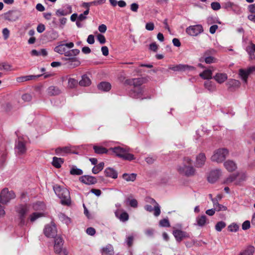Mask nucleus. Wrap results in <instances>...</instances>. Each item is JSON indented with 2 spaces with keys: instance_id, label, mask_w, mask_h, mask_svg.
Instances as JSON below:
<instances>
[{
  "instance_id": "f257e3e1",
  "label": "nucleus",
  "mask_w": 255,
  "mask_h": 255,
  "mask_svg": "<svg viewBox=\"0 0 255 255\" xmlns=\"http://www.w3.org/2000/svg\"><path fill=\"white\" fill-rule=\"evenodd\" d=\"M126 83L130 85H133V88L129 93V96L134 99H143L142 96L143 93V88L141 87L143 83V79L141 78H134L127 80Z\"/></svg>"
},
{
  "instance_id": "f03ea898",
  "label": "nucleus",
  "mask_w": 255,
  "mask_h": 255,
  "mask_svg": "<svg viewBox=\"0 0 255 255\" xmlns=\"http://www.w3.org/2000/svg\"><path fill=\"white\" fill-rule=\"evenodd\" d=\"M53 189L56 196L60 199V203L64 206H69L71 200L69 190L58 184L53 186Z\"/></svg>"
},
{
  "instance_id": "7ed1b4c3",
  "label": "nucleus",
  "mask_w": 255,
  "mask_h": 255,
  "mask_svg": "<svg viewBox=\"0 0 255 255\" xmlns=\"http://www.w3.org/2000/svg\"><path fill=\"white\" fill-rule=\"evenodd\" d=\"M54 239V252H58L60 250L64 249V240L63 238L57 235V230L55 224L51 221L49 225V238Z\"/></svg>"
},
{
  "instance_id": "20e7f679",
  "label": "nucleus",
  "mask_w": 255,
  "mask_h": 255,
  "mask_svg": "<svg viewBox=\"0 0 255 255\" xmlns=\"http://www.w3.org/2000/svg\"><path fill=\"white\" fill-rule=\"evenodd\" d=\"M229 154V150L226 148H219L214 152L211 157L212 161L217 163L223 162Z\"/></svg>"
},
{
  "instance_id": "39448f33",
  "label": "nucleus",
  "mask_w": 255,
  "mask_h": 255,
  "mask_svg": "<svg viewBox=\"0 0 255 255\" xmlns=\"http://www.w3.org/2000/svg\"><path fill=\"white\" fill-rule=\"evenodd\" d=\"M15 210L20 220L19 225L21 226H24L26 224V215L28 213L29 210V207L27 205L21 204L17 206Z\"/></svg>"
},
{
  "instance_id": "423d86ee",
  "label": "nucleus",
  "mask_w": 255,
  "mask_h": 255,
  "mask_svg": "<svg viewBox=\"0 0 255 255\" xmlns=\"http://www.w3.org/2000/svg\"><path fill=\"white\" fill-rule=\"evenodd\" d=\"M177 171L180 174L187 177L193 176L196 172V170L193 166L185 164L178 166Z\"/></svg>"
},
{
  "instance_id": "0eeeda50",
  "label": "nucleus",
  "mask_w": 255,
  "mask_h": 255,
  "mask_svg": "<svg viewBox=\"0 0 255 255\" xmlns=\"http://www.w3.org/2000/svg\"><path fill=\"white\" fill-rule=\"evenodd\" d=\"M15 197V195L13 191H8L7 188H4L0 193V202L6 204Z\"/></svg>"
},
{
  "instance_id": "6e6552de",
  "label": "nucleus",
  "mask_w": 255,
  "mask_h": 255,
  "mask_svg": "<svg viewBox=\"0 0 255 255\" xmlns=\"http://www.w3.org/2000/svg\"><path fill=\"white\" fill-rule=\"evenodd\" d=\"M26 140L22 137H18L17 140L15 141V150L18 155H22L26 151Z\"/></svg>"
},
{
  "instance_id": "1a4fd4ad",
  "label": "nucleus",
  "mask_w": 255,
  "mask_h": 255,
  "mask_svg": "<svg viewBox=\"0 0 255 255\" xmlns=\"http://www.w3.org/2000/svg\"><path fill=\"white\" fill-rule=\"evenodd\" d=\"M203 31V26L201 24L189 26L186 29V33L192 36H196L202 33Z\"/></svg>"
},
{
  "instance_id": "9d476101",
  "label": "nucleus",
  "mask_w": 255,
  "mask_h": 255,
  "mask_svg": "<svg viewBox=\"0 0 255 255\" xmlns=\"http://www.w3.org/2000/svg\"><path fill=\"white\" fill-rule=\"evenodd\" d=\"M172 234L178 243H180L184 239L190 238L189 233L181 230L174 229Z\"/></svg>"
},
{
  "instance_id": "9b49d317",
  "label": "nucleus",
  "mask_w": 255,
  "mask_h": 255,
  "mask_svg": "<svg viewBox=\"0 0 255 255\" xmlns=\"http://www.w3.org/2000/svg\"><path fill=\"white\" fill-rule=\"evenodd\" d=\"M169 69L173 71H191L195 69L194 66L187 64H178L176 65H170Z\"/></svg>"
},
{
  "instance_id": "f8f14e48",
  "label": "nucleus",
  "mask_w": 255,
  "mask_h": 255,
  "mask_svg": "<svg viewBox=\"0 0 255 255\" xmlns=\"http://www.w3.org/2000/svg\"><path fill=\"white\" fill-rule=\"evenodd\" d=\"M20 11L18 10H9L4 14V18L9 21H14L20 16Z\"/></svg>"
},
{
  "instance_id": "ddd939ff",
  "label": "nucleus",
  "mask_w": 255,
  "mask_h": 255,
  "mask_svg": "<svg viewBox=\"0 0 255 255\" xmlns=\"http://www.w3.org/2000/svg\"><path fill=\"white\" fill-rule=\"evenodd\" d=\"M73 47L74 43L73 42H69L66 44H61L54 48V51L60 54H64L65 55L68 49L72 48Z\"/></svg>"
},
{
  "instance_id": "4468645a",
  "label": "nucleus",
  "mask_w": 255,
  "mask_h": 255,
  "mask_svg": "<svg viewBox=\"0 0 255 255\" xmlns=\"http://www.w3.org/2000/svg\"><path fill=\"white\" fill-rule=\"evenodd\" d=\"M222 175V171L220 169L212 170L208 177V180L209 182L213 183L215 182Z\"/></svg>"
},
{
  "instance_id": "2eb2a0df",
  "label": "nucleus",
  "mask_w": 255,
  "mask_h": 255,
  "mask_svg": "<svg viewBox=\"0 0 255 255\" xmlns=\"http://www.w3.org/2000/svg\"><path fill=\"white\" fill-rule=\"evenodd\" d=\"M79 180L87 185L95 184L97 182L96 177L90 175H83L79 178Z\"/></svg>"
},
{
  "instance_id": "dca6fc26",
  "label": "nucleus",
  "mask_w": 255,
  "mask_h": 255,
  "mask_svg": "<svg viewBox=\"0 0 255 255\" xmlns=\"http://www.w3.org/2000/svg\"><path fill=\"white\" fill-rule=\"evenodd\" d=\"M128 149V148L127 147L124 148L120 146H117L111 148L110 150H112V152L114 153L117 156L123 159L124 155L126 154Z\"/></svg>"
},
{
  "instance_id": "f3484780",
  "label": "nucleus",
  "mask_w": 255,
  "mask_h": 255,
  "mask_svg": "<svg viewBox=\"0 0 255 255\" xmlns=\"http://www.w3.org/2000/svg\"><path fill=\"white\" fill-rule=\"evenodd\" d=\"M206 160L205 154L200 153L196 156L195 166L197 168H201L203 166Z\"/></svg>"
},
{
  "instance_id": "a211bd4d",
  "label": "nucleus",
  "mask_w": 255,
  "mask_h": 255,
  "mask_svg": "<svg viewBox=\"0 0 255 255\" xmlns=\"http://www.w3.org/2000/svg\"><path fill=\"white\" fill-rule=\"evenodd\" d=\"M246 52L249 55L250 60H255V44L252 42L248 45L245 49Z\"/></svg>"
},
{
  "instance_id": "6ab92c4d",
  "label": "nucleus",
  "mask_w": 255,
  "mask_h": 255,
  "mask_svg": "<svg viewBox=\"0 0 255 255\" xmlns=\"http://www.w3.org/2000/svg\"><path fill=\"white\" fill-rule=\"evenodd\" d=\"M224 166L225 168L229 172H233L237 168L236 163L232 160H228L224 163Z\"/></svg>"
},
{
  "instance_id": "aec40b11",
  "label": "nucleus",
  "mask_w": 255,
  "mask_h": 255,
  "mask_svg": "<svg viewBox=\"0 0 255 255\" xmlns=\"http://www.w3.org/2000/svg\"><path fill=\"white\" fill-rule=\"evenodd\" d=\"M43 74H39L37 75H27L17 77L16 81L19 83L27 81L29 80H34L37 78L42 76Z\"/></svg>"
},
{
  "instance_id": "412c9836",
  "label": "nucleus",
  "mask_w": 255,
  "mask_h": 255,
  "mask_svg": "<svg viewBox=\"0 0 255 255\" xmlns=\"http://www.w3.org/2000/svg\"><path fill=\"white\" fill-rule=\"evenodd\" d=\"M55 152L56 154L58 155H63L64 154L72 153L71 147L70 146L58 147L55 149Z\"/></svg>"
},
{
  "instance_id": "4be33fe9",
  "label": "nucleus",
  "mask_w": 255,
  "mask_h": 255,
  "mask_svg": "<svg viewBox=\"0 0 255 255\" xmlns=\"http://www.w3.org/2000/svg\"><path fill=\"white\" fill-rule=\"evenodd\" d=\"M64 162V158L54 156L52 158L51 164L56 168H60Z\"/></svg>"
},
{
  "instance_id": "5701e85b",
  "label": "nucleus",
  "mask_w": 255,
  "mask_h": 255,
  "mask_svg": "<svg viewBox=\"0 0 255 255\" xmlns=\"http://www.w3.org/2000/svg\"><path fill=\"white\" fill-rule=\"evenodd\" d=\"M105 174L107 177L116 179L118 177V172L112 168L108 167L105 170Z\"/></svg>"
},
{
  "instance_id": "b1692460",
  "label": "nucleus",
  "mask_w": 255,
  "mask_h": 255,
  "mask_svg": "<svg viewBox=\"0 0 255 255\" xmlns=\"http://www.w3.org/2000/svg\"><path fill=\"white\" fill-rule=\"evenodd\" d=\"M204 87L210 92H213L216 91V84L210 80L206 81L204 82Z\"/></svg>"
},
{
  "instance_id": "393cba45",
  "label": "nucleus",
  "mask_w": 255,
  "mask_h": 255,
  "mask_svg": "<svg viewBox=\"0 0 255 255\" xmlns=\"http://www.w3.org/2000/svg\"><path fill=\"white\" fill-rule=\"evenodd\" d=\"M213 78L219 84L224 83L228 78L227 75L225 73H217Z\"/></svg>"
},
{
  "instance_id": "a878e982",
  "label": "nucleus",
  "mask_w": 255,
  "mask_h": 255,
  "mask_svg": "<svg viewBox=\"0 0 255 255\" xmlns=\"http://www.w3.org/2000/svg\"><path fill=\"white\" fill-rule=\"evenodd\" d=\"M91 83V81L89 77L86 74L82 76V79L79 82V85L83 87L89 86Z\"/></svg>"
},
{
  "instance_id": "bb28decb",
  "label": "nucleus",
  "mask_w": 255,
  "mask_h": 255,
  "mask_svg": "<svg viewBox=\"0 0 255 255\" xmlns=\"http://www.w3.org/2000/svg\"><path fill=\"white\" fill-rule=\"evenodd\" d=\"M127 205H128L133 208H136L138 205L137 201L136 199L132 198V195L129 196L125 200Z\"/></svg>"
},
{
  "instance_id": "cd10ccee",
  "label": "nucleus",
  "mask_w": 255,
  "mask_h": 255,
  "mask_svg": "<svg viewBox=\"0 0 255 255\" xmlns=\"http://www.w3.org/2000/svg\"><path fill=\"white\" fill-rule=\"evenodd\" d=\"M80 53V50L77 49H74L72 50L68 49L66 53L65 56L68 57L69 60L74 59L76 58L74 56L77 55Z\"/></svg>"
},
{
  "instance_id": "c85d7f7f",
  "label": "nucleus",
  "mask_w": 255,
  "mask_h": 255,
  "mask_svg": "<svg viewBox=\"0 0 255 255\" xmlns=\"http://www.w3.org/2000/svg\"><path fill=\"white\" fill-rule=\"evenodd\" d=\"M99 90L108 92L111 89V85L110 83L108 82H102L98 85Z\"/></svg>"
},
{
  "instance_id": "c756f323",
  "label": "nucleus",
  "mask_w": 255,
  "mask_h": 255,
  "mask_svg": "<svg viewBox=\"0 0 255 255\" xmlns=\"http://www.w3.org/2000/svg\"><path fill=\"white\" fill-rule=\"evenodd\" d=\"M103 253L106 255H114V251L113 246L111 244H108L106 247L102 249Z\"/></svg>"
},
{
  "instance_id": "7c9ffc66",
  "label": "nucleus",
  "mask_w": 255,
  "mask_h": 255,
  "mask_svg": "<svg viewBox=\"0 0 255 255\" xmlns=\"http://www.w3.org/2000/svg\"><path fill=\"white\" fill-rule=\"evenodd\" d=\"M229 88L231 90L239 88L240 86V82L235 79H230L228 82Z\"/></svg>"
},
{
  "instance_id": "2f4dec72",
  "label": "nucleus",
  "mask_w": 255,
  "mask_h": 255,
  "mask_svg": "<svg viewBox=\"0 0 255 255\" xmlns=\"http://www.w3.org/2000/svg\"><path fill=\"white\" fill-rule=\"evenodd\" d=\"M58 216L59 220L67 225H69L71 222V219L64 213H60Z\"/></svg>"
},
{
  "instance_id": "473e14b6",
  "label": "nucleus",
  "mask_w": 255,
  "mask_h": 255,
  "mask_svg": "<svg viewBox=\"0 0 255 255\" xmlns=\"http://www.w3.org/2000/svg\"><path fill=\"white\" fill-rule=\"evenodd\" d=\"M150 199L151 200V203H154L155 204V206H154L153 214L155 217H157L161 213L160 207L154 199L150 198Z\"/></svg>"
},
{
  "instance_id": "72a5a7b5",
  "label": "nucleus",
  "mask_w": 255,
  "mask_h": 255,
  "mask_svg": "<svg viewBox=\"0 0 255 255\" xmlns=\"http://www.w3.org/2000/svg\"><path fill=\"white\" fill-rule=\"evenodd\" d=\"M239 173L236 174H232L229 176L224 181V183L226 184H229L234 181L239 176Z\"/></svg>"
},
{
  "instance_id": "f704fd0d",
  "label": "nucleus",
  "mask_w": 255,
  "mask_h": 255,
  "mask_svg": "<svg viewBox=\"0 0 255 255\" xmlns=\"http://www.w3.org/2000/svg\"><path fill=\"white\" fill-rule=\"evenodd\" d=\"M212 72L210 70H205L199 75L202 78L207 80L212 79Z\"/></svg>"
},
{
  "instance_id": "c9c22d12",
  "label": "nucleus",
  "mask_w": 255,
  "mask_h": 255,
  "mask_svg": "<svg viewBox=\"0 0 255 255\" xmlns=\"http://www.w3.org/2000/svg\"><path fill=\"white\" fill-rule=\"evenodd\" d=\"M61 93V90L56 86H50L49 87V96H56Z\"/></svg>"
},
{
  "instance_id": "e433bc0d",
  "label": "nucleus",
  "mask_w": 255,
  "mask_h": 255,
  "mask_svg": "<svg viewBox=\"0 0 255 255\" xmlns=\"http://www.w3.org/2000/svg\"><path fill=\"white\" fill-rule=\"evenodd\" d=\"M93 149L96 153L99 154L106 153L108 151L107 148L102 146L94 145Z\"/></svg>"
},
{
  "instance_id": "4c0bfd02",
  "label": "nucleus",
  "mask_w": 255,
  "mask_h": 255,
  "mask_svg": "<svg viewBox=\"0 0 255 255\" xmlns=\"http://www.w3.org/2000/svg\"><path fill=\"white\" fill-rule=\"evenodd\" d=\"M136 177V174L135 173H124L123 174V178L127 181H134Z\"/></svg>"
},
{
  "instance_id": "58836bf2",
  "label": "nucleus",
  "mask_w": 255,
  "mask_h": 255,
  "mask_svg": "<svg viewBox=\"0 0 255 255\" xmlns=\"http://www.w3.org/2000/svg\"><path fill=\"white\" fill-rule=\"evenodd\" d=\"M207 218L205 215H202L196 218V222L198 226L200 227L204 226L206 223Z\"/></svg>"
},
{
  "instance_id": "ea45409f",
  "label": "nucleus",
  "mask_w": 255,
  "mask_h": 255,
  "mask_svg": "<svg viewBox=\"0 0 255 255\" xmlns=\"http://www.w3.org/2000/svg\"><path fill=\"white\" fill-rule=\"evenodd\" d=\"M200 62L205 61L206 64H212L216 62V59L213 56L206 57H201L199 59Z\"/></svg>"
},
{
  "instance_id": "a19ab883",
  "label": "nucleus",
  "mask_w": 255,
  "mask_h": 255,
  "mask_svg": "<svg viewBox=\"0 0 255 255\" xmlns=\"http://www.w3.org/2000/svg\"><path fill=\"white\" fill-rule=\"evenodd\" d=\"M83 173L82 170L78 168L76 166H73L70 171V174L72 175H81Z\"/></svg>"
},
{
  "instance_id": "79ce46f5",
  "label": "nucleus",
  "mask_w": 255,
  "mask_h": 255,
  "mask_svg": "<svg viewBox=\"0 0 255 255\" xmlns=\"http://www.w3.org/2000/svg\"><path fill=\"white\" fill-rule=\"evenodd\" d=\"M116 216L117 218H118L120 220L123 222H125L127 221L129 219V216L127 212H122L120 216H118L117 213H115Z\"/></svg>"
},
{
  "instance_id": "37998d69",
  "label": "nucleus",
  "mask_w": 255,
  "mask_h": 255,
  "mask_svg": "<svg viewBox=\"0 0 255 255\" xmlns=\"http://www.w3.org/2000/svg\"><path fill=\"white\" fill-rule=\"evenodd\" d=\"M104 167V163L103 162H101L99 163L96 166H95L92 168V172L93 173L96 174H98L100 171H102Z\"/></svg>"
},
{
  "instance_id": "c03bdc74",
  "label": "nucleus",
  "mask_w": 255,
  "mask_h": 255,
  "mask_svg": "<svg viewBox=\"0 0 255 255\" xmlns=\"http://www.w3.org/2000/svg\"><path fill=\"white\" fill-rule=\"evenodd\" d=\"M44 216V214L41 212L33 213L29 217L30 221L33 222L40 217Z\"/></svg>"
},
{
  "instance_id": "a18cd8bd",
  "label": "nucleus",
  "mask_w": 255,
  "mask_h": 255,
  "mask_svg": "<svg viewBox=\"0 0 255 255\" xmlns=\"http://www.w3.org/2000/svg\"><path fill=\"white\" fill-rule=\"evenodd\" d=\"M33 210H43L45 208L44 204L42 202H37L34 203L32 205Z\"/></svg>"
},
{
  "instance_id": "49530a36",
  "label": "nucleus",
  "mask_w": 255,
  "mask_h": 255,
  "mask_svg": "<svg viewBox=\"0 0 255 255\" xmlns=\"http://www.w3.org/2000/svg\"><path fill=\"white\" fill-rule=\"evenodd\" d=\"M78 81L74 78H69L68 82V87L70 89H73L78 85Z\"/></svg>"
},
{
  "instance_id": "de8ad7c7",
  "label": "nucleus",
  "mask_w": 255,
  "mask_h": 255,
  "mask_svg": "<svg viewBox=\"0 0 255 255\" xmlns=\"http://www.w3.org/2000/svg\"><path fill=\"white\" fill-rule=\"evenodd\" d=\"M239 73L241 77L242 78L244 82L246 84L247 83V79L249 75L246 70L240 69Z\"/></svg>"
},
{
  "instance_id": "09e8293b",
  "label": "nucleus",
  "mask_w": 255,
  "mask_h": 255,
  "mask_svg": "<svg viewBox=\"0 0 255 255\" xmlns=\"http://www.w3.org/2000/svg\"><path fill=\"white\" fill-rule=\"evenodd\" d=\"M80 61L76 58L74 59L69 60V61L67 63L68 65L71 68H74L77 67L80 65Z\"/></svg>"
},
{
  "instance_id": "8fccbe9b",
  "label": "nucleus",
  "mask_w": 255,
  "mask_h": 255,
  "mask_svg": "<svg viewBox=\"0 0 255 255\" xmlns=\"http://www.w3.org/2000/svg\"><path fill=\"white\" fill-rule=\"evenodd\" d=\"M216 51L213 49H210L206 50L202 54V56L201 57H210L213 56V55L215 54Z\"/></svg>"
},
{
  "instance_id": "3c124183",
  "label": "nucleus",
  "mask_w": 255,
  "mask_h": 255,
  "mask_svg": "<svg viewBox=\"0 0 255 255\" xmlns=\"http://www.w3.org/2000/svg\"><path fill=\"white\" fill-rule=\"evenodd\" d=\"M129 149L128 148L127 151L126 152V154L124 155V157L123 158V159L128 161H132L135 159L134 155L129 153Z\"/></svg>"
},
{
  "instance_id": "603ef678",
  "label": "nucleus",
  "mask_w": 255,
  "mask_h": 255,
  "mask_svg": "<svg viewBox=\"0 0 255 255\" xmlns=\"http://www.w3.org/2000/svg\"><path fill=\"white\" fill-rule=\"evenodd\" d=\"M226 226V223L223 221L218 222L215 225V229L218 232H221Z\"/></svg>"
},
{
  "instance_id": "864d4df0",
  "label": "nucleus",
  "mask_w": 255,
  "mask_h": 255,
  "mask_svg": "<svg viewBox=\"0 0 255 255\" xmlns=\"http://www.w3.org/2000/svg\"><path fill=\"white\" fill-rule=\"evenodd\" d=\"M255 251V248L254 246H251L248 247L244 251L243 255H253Z\"/></svg>"
},
{
  "instance_id": "5fc2aeb1",
  "label": "nucleus",
  "mask_w": 255,
  "mask_h": 255,
  "mask_svg": "<svg viewBox=\"0 0 255 255\" xmlns=\"http://www.w3.org/2000/svg\"><path fill=\"white\" fill-rule=\"evenodd\" d=\"M159 225L162 227H169L170 226V223L168 219H163L160 221Z\"/></svg>"
},
{
  "instance_id": "6e6d98bb",
  "label": "nucleus",
  "mask_w": 255,
  "mask_h": 255,
  "mask_svg": "<svg viewBox=\"0 0 255 255\" xmlns=\"http://www.w3.org/2000/svg\"><path fill=\"white\" fill-rule=\"evenodd\" d=\"M225 8H231L232 10H235V8H238L237 5L235 4L232 2L228 1L225 3Z\"/></svg>"
},
{
  "instance_id": "4d7b16f0",
  "label": "nucleus",
  "mask_w": 255,
  "mask_h": 255,
  "mask_svg": "<svg viewBox=\"0 0 255 255\" xmlns=\"http://www.w3.org/2000/svg\"><path fill=\"white\" fill-rule=\"evenodd\" d=\"M49 35L50 36L49 39L50 38L51 40H55L59 36L58 32L53 29L49 31Z\"/></svg>"
},
{
  "instance_id": "13d9d810",
  "label": "nucleus",
  "mask_w": 255,
  "mask_h": 255,
  "mask_svg": "<svg viewBox=\"0 0 255 255\" xmlns=\"http://www.w3.org/2000/svg\"><path fill=\"white\" fill-rule=\"evenodd\" d=\"M11 66L7 63L3 62L0 63V70H5L6 71H9L11 69Z\"/></svg>"
},
{
  "instance_id": "bf43d9fd",
  "label": "nucleus",
  "mask_w": 255,
  "mask_h": 255,
  "mask_svg": "<svg viewBox=\"0 0 255 255\" xmlns=\"http://www.w3.org/2000/svg\"><path fill=\"white\" fill-rule=\"evenodd\" d=\"M229 230L232 232H236L239 229V226L237 224L233 223L228 226Z\"/></svg>"
},
{
  "instance_id": "052dcab7",
  "label": "nucleus",
  "mask_w": 255,
  "mask_h": 255,
  "mask_svg": "<svg viewBox=\"0 0 255 255\" xmlns=\"http://www.w3.org/2000/svg\"><path fill=\"white\" fill-rule=\"evenodd\" d=\"M56 15L60 16H64L69 14V13L67 12V10L62 9H59L57 10L56 11Z\"/></svg>"
},
{
  "instance_id": "680f3d73",
  "label": "nucleus",
  "mask_w": 255,
  "mask_h": 255,
  "mask_svg": "<svg viewBox=\"0 0 255 255\" xmlns=\"http://www.w3.org/2000/svg\"><path fill=\"white\" fill-rule=\"evenodd\" d=\"M211 8L215 10H218L221 8V5L218 2H213L211 4Z\"/></svg>"
},
{
  "instance_id": "e2e57ef3",
  "label": "nucleus",
  "mask_w": 255,
  "mask_h": 255,
  "mask_svg": "<svg viewBox=\"0 0 255 255\" xmlns=\"http://www.w3.org/2000/svg\"><path fill=\"white\" fill-rule=\"evenodd\" d=\"M22 99L25 102H29L32 99V96L28 93L24 94L22 96Z\"/></svg>"
},
{
  "instance_id": "0e129e2a",
  "label": "nucleus",
  "mask_w": 255,
  "mask_h": 255,
  "mask_svg": "<svg viewBox=\"0 0 255 255\" xmlns=\"http://www.w3.org/2000/svg\"><path fill=\"white\" fill-rule=\"evenodd\" d=\"M139 8V5L136 3H132L130 4V10L134 12L137 11Z\"/></svg>"
},
{
  "instance_id": "69168bd1",
  "label": "nucleus",
  "mask_w": 255,
  "mask_h": 255,
  "mask_svg": "<svg viewBox=\"0 0 255 255\" xmlns=\"http://www.w3.org/2000/svg\"><path fill=\"white\" fill-rule=\"evenodd\" d=\"M251 227L250 222L248 220L245 221L242 224V229L246 230L249 229Z\"/></svg>"
},
{
  "instance_id": "338daca9",
  "label": "nucleus",
  "mask_w": 255,
  "mask_h": 255,
  "mask_svg": "<svg viewBox=\"0 0 255 255\" xmlns=\"http://www.w3.org/2000/svg\"><path fill=\"white\" fill-rule=\"evenodd\" d=\"M86 233L90 236H94L96 233V230L94 228L89 227L86 230Z\"/></svg>"
},
{
  "instance_id": "774afa93",
  "label": "nucleus",
  "mask_w": 255,
  "mask_h": 255,
  "mask_svg": "<svg viewBox=\"0 0 255 255\" xmlns=\"http://www.w3.org/2000/svg\"><path fill=\"white\" fill-rule=\"evenodd\" d=\"M58 255H68V252L66 248L60 250L58 252H55Z\"/></svg>"
}]
</instances>
